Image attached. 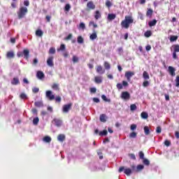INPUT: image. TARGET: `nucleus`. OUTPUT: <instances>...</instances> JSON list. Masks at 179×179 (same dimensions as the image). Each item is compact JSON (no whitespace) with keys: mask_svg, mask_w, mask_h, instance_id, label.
<instances>
[{"mask_svg":"<svg viewBox=\"0 0 179 179\" xmlns=\"http://www.w3.org/2000/svg\"><path fill=\"white\" fill-rule=\"evenodd\" d=\"M23 57L25 59H29V57L30 55V51L28 49H24L22 52Z\"/></svg>","mask_w":179,"mask_h":179,"instance_id":"obj_10","label":"nucleus"},{"mask_svg":"<svg viewBox=\"0 0 179 179\" xmlns=\"http://www.w3.org/2000/svg\"><path fill=\"white\" fill-rule=\"evenodd\" d=\"M148 117H149V115L148 114V113L143 112L141 113V118H143V120H148Z\"/></svg>","mask_w":179,"mask_h":179,"instance_id":"obj_25","label":"nucleus"},{"mask_svg":"<svg viewBox=\"0 0 179 179\" xmlns=\"http://www.w3.org/2000/svg\"><path fill=\"white\" fill-rule=\"evenodd\" d=\"M11 83L14 85H19L20 82H19V78H14L13 79V80L11 81Z\"/></svg>","mask_w":179,"mask_h":179,"instance_id":"obj_27","label":"nucleus"},{"mask_svg":"<svg viewBox=\"0 0 179 179\" xmlns=\"http://www.w3.org/2000/svg\"><path fill=\"white\" fill-rule=\"evenodd\" d=\"M66 48L65 47V45L62 44V45H60V48L57 49V51H58V52H59V51H65Z\"/></svg>","mask_w":179,"mask_h":179,"instance_id":"obj_35","label":"nucleus"},{"mask_svg":"<svg viewBox=\"0 0 179 179\" xmlns=\"http://www.w3.org/2000/svg\"><path fill=\"white\" fill-rule=\"evenodd\" d=\"M178 38V36H171L170 38V41L171 42L177 41Z\"/></svg>","mask_w":179,"mask_h":179,"instance_id":"obj_38","label":"nucleus"},{"mask_svg":"<svg viewBox=\"0 0 179 179\" xmlns=\"http://www.w3.org/2000/svg\"><path fill=\"white\" fill-rule=\"evenodd\" d=\"M129 157H130L131 159H132L133 160H136V157L135 156L134 154H129Z\"/></svg>","mask_w":179,"mask_h":179,"instance_id":"obj_55","label":"nucleus"},{"mask_svg":"<svg viewBox=\"0 0 179 179\" xmlns=\"http://www.w3.org/2000/svg\"><path fill=\"white\" fill-rule=\"evenodd\" d=\"M173 52H179V45H175L173 46Z\"/></svg>","mask_w":179,"mask_h":179,"instance_id":"obj_43","label":"nucleus"},{"mask_svg":"<svg viewBox=\"0 0 179 179\" xmlns=\"http://www.w3.org/2000/svg\"><path fill=\"white\" fill-rule=\"evenodd\" d=\"M134 23V19L131 16H126L124 20L121 22L122 27L124 29H129V25Z\"/></svg>","mask_w":179,"mask_h":179,"instance_id":"obj_1","label":"nucleus"},{"mask_svg":"<svg viewBox=\"0 0 179 179\" xmlns=\"http://www.w3.org/2000/svg\"><path fill=\"white\" fill-rule=\"evenodd\" d=\"M107 134H108L107 130H103V131L99 132V136H106V135H107Z\"/></svg>","mask_w":179,"mask_h":179,"instance_id":"obj_37","label":"nucleus"},{"mask_svg":"<svg viewBox=\"0 0 179 179\" xmlns=\"http://www.w3.org/2000/svg\"><path fill=\"white\" fill-rule=\"evenodd\" d=\"M156 23H157V20H153L152 21H150L148 24L150 27H153V26H156Z\"/></svg>","mask_w":179,"mask_h":179,"instance_id":"obj_26","label":"nucleus"},{"mask_svg":"<svg viewBox=\"0 0 179 179\" xmlns=\"http://www.w3.org/2000/svg\"><path fill=\"white\" fill-rule=\"evenodd\" d=\"M152 15H153V10L150 8L147 11L146 16H149L150 17H151Z\"/></svg>","mask_w":179,"mask_h":179,"instance_id":"obj_33","label":"nucleus"},{"mask_svg":"<svg viewBox=\"0 0 179 179\" xmlns=\"http://www.w3.org/2000/svg\"><path fill=\"white\" fill-rule=\"evenodd\" d=\"M46 97L51 101L55 99V95L52 94V92L49 90V91H46Z\"/></svg>","mask_w":179,"mask_h":179,"instance_id":"obj_8","label":"nucleus"},{"mask_svg":"<svg viewBox=\"0 0 179 179\" xmlns=\"http://www.w3.org/2000/svg\"><path fill=\"white\" fill-rule=\"evenodd\" d=\"M135 75L134 71H127L124 74L125 78L127 79L128 82H131V78Z\"/></svg>","mask_w":179,"mask_h":179,"instance_id":"obj_7","label":"nucleus"},{"mask_svg":"<svg viewBox=\"0 0 179 179\" xmlns=\"http://www.w3.org/2000/svg\"><path fill=\"white\" fill-rule=\"evenodd\" d=\"M138 156H139L140 159H141V160H143V159H145V154L142 151H141L138 153Z\"/></svg>","mask_w":179,"mask_h":179,"instance_id":"obj_41","label":"nucleus"},{"mask_svg":"<svg viewBox=\"0 0 179 179\" xmlns=\"http://www.w3.org/2000/svg\"><path fill=\"white\" fill-rule=\"evenodd\" d=\"M79 62V58L76 56H73V64H76V62Z\"/></svg>","mask_w":179,"mask_h":179,"instance_id":"obj_46","label":"nucleus"},{"mask_svg":"<svg viewBox=\"0 0 179 179\" xmlns=\"http://www.w3.org/2000/svg\"><path fill=\"white\" fill-rule=\"evenodd\" d=\"M52 89H53V90H59V85L57 84V83H54L52 85Z\"/></svg>","mask_w":179,"mask_h":179,"instance_id":"obj_31","label":"nucleus"},{"mask_svg":"<svg viewBox=\"0 0 179 179\" xmlns=\"http://www.w3.org/2000/svg\"><path fill=\"white\" fill-rule=\"evenodd\" d=\"M99 120L101 122H106L107 121V116L106 114H102L100 115Z\"/></svg>","mask_w":179,"mask_h":179,"instance_id":"obj_16","label":"nucleus"},{"mask_svg":"<svg viewBox=\"0 0 179 179\" xmlns=\"http://www.w3.org/2000/svg\"><path fill=\"white\" fill-rule=\"evenodd\" d=\"M130 138H136V133L133 131L129 134Z\"/></svg>","mask_w":179,"mask_h":179,"instance_id":"obj_51","label":"nucleus"},{"mask_svg":"<svg viewBox=\"0 0 179 179\" xmlns=\"http://www.w3.org/2000/svg\"><path fill=\"white\" fill-rule=\"evenodd\" d=\"M72 108V103H67L63 106L62 107V113L64 114H68L71 109Z\"/></svg>","mask_w":179,"mask_h":179,"instance_id":"obj_3","label":"nucleus"},{"mask_svg":"<svg viewBox=\"0 0 179 179\" xmlns=\"http://www.w3.org/2000/svg\"><path fill=\"white\" fill-rule=\"evenodd\" d=\"M34 104L36 107H38V108L44 106V103H43V101H36Z\"/></svg>","mask_w":179,"mask_h":179,"instance_id":"obj_20","label":"nucleus"},{"mask_svg":"<svg viewBox=\"0 0 179 179\" xmlns=\"http://www.w3.org/2000/svg\"><path fill=\"white\" fill-rule=\"evenodd\" d=\"M93 101L94 103H100V99L99 98H93Z\"/></svg>","mask_w":179,"mask_h":179,"instance_id":"obj_61","label":"nucleus"},{"mask_svg":"<svg viewBox=\"0 0 179 179\" xmlns=\"http://www.w3.org/2000/svg\"><path fill=\"white\" fill-rule=\"evenodd\" d=\"M63 55L64 58H68L69 57V53L68 52H63Z\"/></svg>","mask_w":179,"mask_h":179,"instance_id":"obj_58","label":"nucleus"},{"mask_svg":"<svg viewBox=\"0 0 179 179\" xmlns=\"http://www.w3.org/2000/svg\"><path fill=\"white\" fill-rule=\"evenodd\" d=\"M90 40H96L97 38V34L96 31H94V32L90 36Z\"/></svg>","mask_w":179,"mask_h":179,"instance_id":"obj_23","label":"nucleus"},{"mask_svg":"<svg viewBox=\"0 0 179 179\" xmlns=\"http://www.w3.org/2000/svg\"><path fill=\"white\" fill-rule=\"evenodd\" d=\"M36 76L38 79H44V73H43V71H38L36 73Z\"/></svg>","mask_w":179,"mask_h":179,"instance_id":"obj_17","label":"nucleus"},{"mask_svg":"<svg viewBox=\"0 0 179 179\" xmlns=\"http://www.w3.org/2000/svg\"><path fill=\"white\" fill-rule=\"evenodd\" d=\"M70 10H71V5L66 4L65 6V10H66V12H69Z\"/></svg>","mask_w":179,"mask_h":179,"instance_id":"obj_52","label":"nucleus"},{"mask_svg":"<svg viewBox=\"0 0 179 179\" xmlns=\"http://www.w3.org/2000/svg\"><path fill=\"white\" fill-rule=\"evenodd\" d=\"M87 7L89 9H96V5H94V3H93V1H89L87 4Z\"/></svg>","mask_w":179,"mask_h":179,"instance_id":"obj_13","label":"nucleus"},{"mask_svg":"<svg viewBox=\"0 0 179 179\" xmlns=\"http://www.w3.org/2000/svg\"><path fill=\"white\" fill-rule=\"evenodd\" d=\"M145 50L146 51H150V50H152V46H150V45H147Z\"/></svg>","mask_w":179,"mask_h":179,"instance_id":"obj_60","label":"nucleus"},{"mask_svg":"<svg viewBox=\"0 0 179 179\" xmlns=\"http://www.w3.org/2000/svg\"><path fill=\"white\" fill-rule=\"evenodd\" d=\"M130 110H131V111H135V110H136V104H131L130 106Z\"/></svg>","mask_w":179,"mask_h":179,"instance_id":"obj_47","label":"nucleus"},{"mask_svg":"<svg viewBox=\"0 0 179 179\" xmlns=\"http://www.w3.org/2000/svg\"><path fill=\"white\" fill-rule=\"evenodd\" d=\"M157 134H161L162 133V128L160 127H157L156 129Z\"/></svg>","mask_w":179,"mask_h":179,"instance_id":"obj_57","label":"nucleus"},{"mask_svg":"<svg viewBox=\"0 0 179 179\" xmlns=\"http://www.w3.org/2000/svg\"><path fill=\"white\" fill-rule=\"evenodd\" d=\"M176 87H179V76H178L175 80Z\"/></svg>","mask_w":179,"mask_h":179,"instance_id":"obj_48","label":"nucleus"},{"mask_svg":"<svg viewBox=\"0 0 179 179\" xmlns=\"http://www.w3.org/2000/svg\"><path fill=\"white\" fill-rule=\"evenodd\" d=\"M116 86L120 90L122 89V84L121 83H117Z\"/></svg>","mask_w":179,"mask_h":179,"instance_id":"obj_64","label":"nucleus"},{"mask_svg":"<svg viewBox=\"0 0 179 179\" xmlns=\"http://www.w3.org/2000/svg\"><path fill=\"white\" fill-rule=\"evenodd\" d=\"M143 78L145 80H149V79H150V77L149 76V73L147 71H143Z\"/></svg>","mask_w":179,"mask_h":179,"instance_id":"obj_18","label":"nucleus"},{"mask_svg":"<svg viewBox=\"0 0 179 179\" xmlns=\"http://www.w3.org/2000/svg\"><path fill=\"white\" fill-rule=\"evenodd\" d=\"M112 5H113V4L111 3V1H106V6H107V8L111 7Z\"/></svg>","mask_w":179,"mask_h":179,"instance_id":"obj_50","label":"nucleus"},{"mask_svg":"<svg viewBox=\"0 0 179 179\" xmlns=\"http://www.w3.org/2000/svg\"><path fill=\"white\" fill-rule=\"evenodd\" d=\"M104 67H105V69H110L111 68V66H110V64H108V62H104Z\"/></svg>","mask_w":179,"mask_h":179,"instance_id":"obj_44","label":"nucleus"},{"mask_svg":"<svg viewBox=\"0 0 179 179\" xmlns=\"http://www.w3.org/2000/svg\"><path fill=\"white\" fill-rule=\"evenodd\" d=\"M130 129L131 131H135V129H136V124H131V127H130Z\"/></svg>","mask_w":179,"mask_h":179,"instance_id":"obj_53","label":"nucleus"},{"mask_svg":"<svg viewBox=\"0 0 179 179\" xmlns=\"http://www.w3.org/2000/svg\"><path fill=\"white\" fill-rule=\"evenodd\" d=\"M77 41L78 44H83V38H82V36H78Z\"/></svg>","mask_w":179,"mask_h":179,"instance_id":"obj_40","label":"nucleus"},{"mask_svg":"<svg viewBox=\"0 0 179 179\" xmlns=\"http://www.w3.org/2000/svg\"><path fill=\"white\" fill-rule=\"evenodd\" d=\"M72 38V34H69L65 40H71Z\"/></svg>","mask_w":179,"mask_h":179,"instance_id":"obj_62","label":"nucleus"},{"mask_svg":"<svg viewBox=\"0 0 179 179\" xmlns=\"http://www.w3.org/2000/svg\"><path fill=\"white\" fill-rule=\"evenodd\" d=\"M143 164H145V166H149V164H150V162L149 161V159L144 158L143 159Z\"/></svg>","mask_w":179,"mask_h":179,"instance_id":"obj_32","label":"nucleus"},{"mask_svg":"<svg viewBox=\"0 0 179 179\" xmlns=\"http://www.w3.org/2000/svg\"><path fill=\"white\" fill-rule=\"evenodd\" d=\"M29 12V10L27 8V7L21 6L17 12V16L20 19H23L27 15V13Z\"/></svg>","mask_w":179,"mask_h":179,"instance_id":"obj_2","label":"nucleus"},{"mask_svg":"<svg viewBox=\"0 0 179 179\" xmlns=\"http://www.w3.org/2000/svg\"><path fill=\"white\" fill-rule=\"evenodd\" d=\"M117 17V15L115 14H108V20H114Z\"/></svg>","mask_w":179,"mask_h":179,"instance_id":"obj_22","label":"nucleus"},{"mask_svg":"<svg viewBox=\"0 0 179 179\" xmlns=\"http://www.w3.org/2000/svg\"><path fill=\"white\" fill-rule=\"evenodd\" d=\"M121 99L122 100H129L131 99V94L128 92H123L121 94Z\"/></svg>","mask_w":179,"mask_h":179,"instance_id":"obj_5","label":"nucleus"},{"mask_svg":"<svg viewBox=\"0 0 179 179\" xmlns=\"http://www.w3.org/2000/svg\"><path fill=\"white\" fill-rule=\"evenodd\" d=\"M15 57V53L13 51L8 52L6 54V58H13Z\"/></svg>","mask_w":179,"mask_h":179,"instance_id":"obj_21","label":"nucleus"},{"mask_svg":"<svg viewBox=\"0 0 179 179\" xmlns=\"http://www.w3.org/2000/svg\"><path fill=\"white\" fill-rule=\"evenodd\" d=\"M90 93H96V92H97V89H96V87H92L90 88Z\"/></svg>","mask_w":179,"mask_h":179,"instance_id":"obj_56","label":"nucleus"},{"mask_svg":"<svg viewBox=\"0 0 179 179\" xmlns=\"http://www.w3.org/2000/svg\"><path fill=\"white\" fill-rule=\"evenodd\" d=\"M94 17L96 20H98V19H100L101 17V14H100V12L99 10L96 11Z\"/></svg>","mask_w":179,"mask_h":179,"instance_id":"obj_28","label":"nucleus"},{"mask_svg":"<svg viewBox=\"0 0 179 179\" xmlns=\"http://www.w3.org/2000/svg\"><path fill=\"white\" fill-rule=\"evenodd\" d=\"M131 169L133 171H136V173H139V171H142V170L145 169V166L139 164L136 167L135 165H132Z\"/></svg>","mask_w":179,"mask_h":179,"instance_id":"obj_4","label":"nucleus"},{"mask_svg":"<svg viewBox=\"0 0 179 179\" xmlns=\"http://www.w3.org/2000/svg\"><path fill=\"white\" fill-rule=\"evenodd\" d=\"M43 31L38 29L36 31V36H37L38 37H43Z\"/></svg>","mask_w":179,"mask_h":179,"instance_id":"obj_30","label":"nucleus"},{"mask_svg":"<svg viewBox=\"0 0 179 179\" xmlns=\"http://www.w3.org/2000/svg\"><path fill=\"white\" fill-rule=\"evenodd\" d=\"M39 90H40V89H38V87H34L32 89L33 93H38Z\"/></svg>","mask_w":179,"mask_h":179,"instance_id":"obj_54","label":"nucleus"},{"mask_svg":"<svg viewBox=\"0 0 179 179\" xmlns=\"http://www.w3.org/2000/svg\"><path fill=\"white\" fill-rule=\"evenodd\" d=\"M53 122H55L56 127H61L62 125V121L59 119H54Z\"/></svg>","mask_w":179,"mask_h":179,"instance_id":"obj_15","label":"nucleus"},{"mask_svg":"<svg viewBox=\"0 0 179 179\" xmlns=\"http://www.w3.org/2000/svg\"><path fill=\"white\" fill-rule=\"evenodd\" d=\"M94 82L95 83H98V84H100L103 82V77L101 76H96L94 78Z\"/></svg>","mask_w":179,"mask_h":179,"instance_id":"obj_14","label":"nucleus"},{"mask_svg":"<svg viewBox=\"0 0 179 179\" xmlns=\"http://www.w3.org/2000/svg\"><path fill=\"white\" fill-rule=\"evenodd\" d=\"M150 85V83H149V81H148V80H145L143 83V87H148V86H149Z\"/></svg>","mask_w":179,"mask_h":179,"instance_id":"obj_42","label":"nucleus"},{"mask_svg":"<svg viewBox=\"0 0 179 179\" xmlns=\"http://www.w3.org/2000/svg\"><path fill=\"white\" fill-rule=\"evenodd\" d=\"M168 71L171 76H176V69H174V67L169 66Z\"/></svg>","mask_w":179,"mask_h":179,"instance_id":"obj_9","label":"nucleus"},{"mask_svg":"<svg viewBox=\"0 0 179 179\" xmlns=\"http://www.w3.org/2000/svg\"><path fill=\"white\" fill-rule=\"evenodd\" d=\"M96 72L97 73H99V75H103V73H105L106 70L103 69V67L101 66H97Z\"/></svg>","mask_w":179,"mask_h":179,"instance_id":"obj_11","label":"nucleus"},{"mask_svg":"<svg viewBox=\"0 0 179 179\" xmlns=\"http://www.w3.org/2000/svg\"><path fill=\"white\" fill-rule=\"evenodd\" d=\"M39 121H40V119H38V117L34 118L33 124L34 125H37L38 124Z\"/></svg>","mask_w":179,"mask_h":179,"instance_id":"obj_36","label":"nucleus"},{"mask_svg":"<svg viewBox=\"0 0 179 179\" xmlns=\"http://www.w3.org/2000/svg\"><path fill=\"white\" fill-rule=\"evenodd\" d=\"M49 54H55V48H50L49 50Z\"/></svg>","mask_w":179,"mask_h":179,"instance_id":"obj_49","label":"nucleus"},{"mask_svg":"<svg viewBox=\"0 0 179 179\" xmlns=\"http://www.w3.org/2000/svg\"><path fill=\"white\" fill-rule=\"evenodd\" d=\"M124 174H126V176H131V174L132 173V170H131V169H124L123 166L119 169V173H122V171H124Z\"/></svg>","mask_w":179,"mask_h":179,"instance_id":"obj_6","label":"nucleus"},{"mask_svg":"<svg viewBox=\"0 0 179 179\" xmlns=\"http://www.w3.org/2000/svg\"><path fill=\"white\" fill-rule=\"evenodd\" d=\"M17 56L18 57V58H20V57H23V52H18L17 53Z\"/></svg>","mask_w":179,"mask_h":179,"instance_id":"obj_59","label":"nucleus"},{"mask_svg":"<svg viewBox=\"0 0 179 179\" xmlns=\"http://www.w3.org/2000/svg\"><path fill=\"white\" fill-rule=\"evenodd\" d=\"M24 6H29V5H30V2H29V1H24Z\"/></svg>","mask_w":179,"mask_h":179,"instance_id":"obj_63","label":"nucleus"},{"mask_svg":"<svg viewBox=\"0 0 179 179\" xmlns=\"http://www.w3.org/2000/svg\"><path fill=\"white\" fill-rule=\"evenodd\" d=\"M54 57H48L47 60V64L48 66H54Z\"/></svg>","mask_w":179,"mask_h":179,"instance_id":"obj_12","label":"nucleus"},{"mask_svg":"<svg viewBox=\"0 0 179 179\" xmlns=\"http://www.w3.org/2000/svg\"><path fill=\"white\" fill-rule=\"evenodd\" d=\"M43 141L46 143H50V142H51V137L46 136L43 138Z\"/></svg>","mask_w":179,"mask_h":179,"instance_id":"obj_24","label":"nucleus"},{"mask_svg":"<svg viewBox=\"0 0 179 179\" xmlns=\"http://www.w3.org/2000/svg\"><path fill=\"white\" fill-rule=\"evenodd\" d=\"M57 141H59V142H64L65 141V135L59 134L57 136Z\"/></svg>","mask_w":179,"mask_h":179,"instance_id":"obj_19","label":"nucleus"},{"mask_svg":"<svg viewBox=\"0 0 179 179\" xmlns=\"http://www.w3.org/2000/svg\"><path fill=\"white\" fill-rule=\"evenodd\" d=\"M145 37H150L152 36V31H147L144 34Z\"/></svg>","mask_w":179,"mask_h":179,"instance_id":"obj_39","label":"nucleus"},{"mask_svg":"<svg viewBox=\"0 0 179 179\" xmlns=\"http://www.w3.org/2000/svg\"><path fill=\"white\" fill-rule=\"evenodd\" d=\"M20 99H22V100H26V99H27V95L26 94V93H21L20 95Z\"/></svg>","mask_w":179,"mask_h":179,"instance_id":"obj_34","label":"nucleus"},{"mask_svg":"<svg viewBox=\"0 0 179 179\" xmlns=\"http://www.w3.org/2000/svg\"><path fill=\"white\" fill-rule=\"evenodd\" d=\"M79 29H82L83 30H85V29H86V25H85V23L80 22L79 25Z\"/></svg>","mask_w":179,"mask_h":179,"instance_id":"obj_45","label":"nucleus"},{"mask_svg":"<svg viewBox=\"0 0 179 179\" xmlns=\"http://www.w3.org/2000/svg\"><path fill=\"white\" fill-rule=\"evenodd\" d=\"M144 133H145V135H149L150 134V130L149 129V127L145 126L144 127Z\"/></svg>","mask_w":179,"mask_h":179,"instance_id":"obj_29","label":"nucleus"}]
</instances>
